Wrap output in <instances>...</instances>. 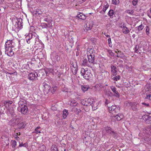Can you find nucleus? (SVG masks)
Listing matches in <instances>:
<instances>
[{
	"label": "nucleus",
	"instance_id": "59",
	"mask_svg": "<svg viewBox=\"0 0 151 151\" xmlns=\"http://www.w3.org/2000/svg\"><path fill=\"white\" fill-rule=\"evenodd\" d=\"M49 68L50 69V73H53L54 72L53 69L50 68Z\"/></svg>",
	"mask_w": 151,
	"mask_h": 151
},
{
	"label": "nucleus",
	"instance_id": "17",
	"mask_svg": "<svg viewBox=\"0 0 151 151\" xmlns=\"http://www.w3.org/2000/svg\"><path fill=\"white\" fill-rule=\"evenodd\" d=\"M116 68L114 66H111V71L112 75L113 76H116L117 74V71L116 70Z\"/></svg>",
	"mask_w": 151,
	"mask_h": 151
},
{
	"label": "nucleus",
	"instance_id": "57",
	"mask_svg": "<svg viewBox=\"0 0 151 151\" xmlns=\"http://www.w3.org/2000/svg\"><path fill=\"white\" fill-rule=\"evenodd\" d=\"M34 133H35L37 134H38L39 133H40V131L38 130L37 129H35V131L34 132Z\"/></svg>",
	"mask_w": 151,
	"mask_h": 151
},
{
	"label": "nucleus",
	"instance_id": "64",
	"mask_svg": "<svg viewBox=\"0 0 151 151\" xmlns=\"http://www.w3.org/2000/svg\"><path fill=\"white\" fill-rule=\"evenodd\" d=\"M76 110L78 111V113H79L81 111V110L80 109H76Z\"/></svg>",
	"mask_w": 151,
	"mask_h": 151
},
{
	"label": "nucleus",
	"instance_id": "55",
	"mask_svg": "<svg viewBox=\"0 0 151 151\" xmlns=\"http://www.w3.org/2000/svg\"><path fill=\"white\" fill-rule=\"evenodd\" d=\"M55 60L57 61L59 60L60 59V57L58 55L55 56Z\"/></svg>",
	"mask_w": 151,
	"mask_h": 151
},
{
	"label": "nucleus",
	"instance_id": "23",
	"mask_svg": "<svg viewBox=\"0 0 151 151\" xmlns=\"http://www.w3.org/2000/svg\"><path fill=\"white\" fill-rule=\"evenodd\" d=\"M25 102V101L24 100L22 99L20 100L19 102V107H18L24 106V105H26Z\"/></svg>",
	"mask_w": 151,
	"mask_h": 151
},
{
	"label": "nucleus",
	"instance_id": "9",
	"mask_svg": "<svg viewBox=\"0 0 151 151\" xmlns=\"http://www.w3.org/2000/svg\"><path fill=\"white\" fill-rule=\"evenodd\" d=\"M93 24V22L92 21H90L87 22L86 25L84 26L85 31H87L90 30L92 28Z\"/></svg>",
	"mask_w": 151,
	"mask_h": 151
},
{
	"label": "nucleus",
	"instance_id": "50",
	"mask_svg": "<svg viewBox=\"0 0 151 151\" xmlns=\"http://www.w3.org/2000/svg\"><path fill=\"white\" fill-rule=\"evenodd\" d=\"M146 32L147 35H148L149 33V27L148 26L146 27Z\"/></svg>",
	"mask_w": 151,
	"mask_h": 151
},
{
	"label": "nucleus",
	"instance_id": "7",
	"mask_svg": "<svg viewBox=\"0 0 151 151\" xmlns=\"http://www.w3.org/2000/svg\"><path fill=\"white\" fill-rule=\"evenodd\" d=\"M15 44L14 39L7 40L5 43V47L10 48H15Z\"/></svg>",
	"mask_w": 151,
	"mask_h": 151
},
{
	"label": "nucleus",
	"instance_id": "41",
	"mask_svg": "<svg viewBox=\"0 0 151 151\" xmlns=\"http://www.w3.org/2000/svg\"><path fill=\"white\" fill-rule=\"evenodd\" d=\"M120 78V76L118 75L112 78L114 81H117Z\"/></svg>",
	"mask_w": 151,
	"mask_h": 151
},
{
	"label": "nucleus",
	"instance_id": "28",
	"mask_svg": "<svg viewBox=\"0 0 151 151\" xmlns=\"http://www.w3.org/2000/svg\"><path fill=\"white\" fill-rule=\"evenodd\" d=\"M71 65L75 69L74 70L75 71H77V63L76 62H74L72 63Z\"/></svg>",
	"mask_w": 151,
	"mask_h": 151
},
{
	"label": "nucleus",
	"instance_id": "42",
	"mask_svg": "<svg viewBox=\"0 0 151 151\" xmlns=\"http://www.w3.org/2000/svg\"><path fill=\"white\" fill-rule=\"evenodd\" d=\"M44 70L46 75H48L50 73V69L49 68H46Z\"/></svg>",
	"mask_w": 151,
	"mask_h": 151
},
{
	"label": "nucleus",
	"instance_id": "30",
	"mask_svg": "<svg viewBox=\"0 0 151 151\" xmlns=\"http://www.w3.org/2000/svg\"><path fill=\"white\" fill-rule=\"evenodd\" d=\"M132 105V110L134 111H137V109L136 108V105H136V103H134L131 104V105Z\"/></svg>",
	"mask_w": 151,
	"mask_h": 151
},
{
	"label": "nucleus",
	"instance_id": "36",
	"mask_svg": "<svg viewBox=\"0 0 151 151\" xmlns=\"http://www.w3.org/2000/svg\"><path fill=\"white\" fill-rule=\"evenodd\" d=\"M57 89V87L56 86H52L51 88H50V91L52 93L54 92Z\"/></svg>",
	"mask_w": 151,
	"mask_h": 151
},
{
	"label": "nucleus",
	"instance_id": "15",
	"mask_svg": "<svg viewBox=\"0 0 151 151\" xmlns=\"http://www.w3.org/2000/svg\"><path fill=\"white\" fill-rule=\"evenodd\" d=\"M124 117L122 114H118L114 116L115 119L117 121H120Z\"/></svg>",
	"mask_w": 151,
	"mask_h": 151
},
{
	"label": "nucleus",
	"instance_id": "14",
	"mask_svg": "<svg viewBox=\"0 0 151 151\" xmlns=\"http://www.w3.org/2000/svg\"><path fill=\"white\" fill-rule=\"evenodd\" d=\"M82 64L83 66H86L88 67L90 66L91 65L90 63L89 62L88 60H87L86 58L84 59L83 60Z\"/></svg>",
	"mask_w": 151,
	"mask_h": 151
},
{
	"label": "nucleus",
	"instance_id": "54",
	"mask_svg": "<svg viewBox=\"0 0 151 151\" xmlns=\"http://www.w3.org/2000/svg\"><path fill=\"white\" fill-rule=\"evenodd\" d=\"M51 151H58V149L56 146H54L53 148L51 150Z\"/></svg>",
	"mask_w": 151,
	"mask_h": 151
},
{
	"label": "nucleus",
	"instance_id": "63",
	"mask_svg": "<svg viewBox=\"0 0 151 151\" xmlns=\"http://www.w3.org/2000/svg\"><path fill=\"white\" fill-rule=\"evenodd\" d=\"M40 127H36L35 129H37V130H38L39 129H40Z\"/></svg>",
	"mask_w": 151,
	"mask_h": 151
},
{
	"label": "nucleus",
	"instance_id": "12",
	"mask_svg": "<svg viewBox=\"0 0 151 151\" xmlns=\"http://www.w3.org/2000/svg\"><path fill=\"white\" fill-rule=\"evenodd\" d=\"M19 119L17 118H15L11 119L9 122V124L11 126H14L19 123Z\"/></svg>",
	"mask_w": 151,
	"mask_h": 151
},
{
	"label": "nucleus",
	"instance_id": "1",
	"mask_svg": "<svg viewBox=\"0 0 151 151\" xmlns=\"http://www.w3.org/2000/svg\"><path fill=\"white\" fill-rule=\"evenodd\" d=\"M25 40L28 44H30L31 42H35V45L37 47L40 43L38 36L35 35V33L29 34L25 37Z\"/></svg>",
	"mask_w": 151,
	"mask_h": 151
},
{
	"label": "nucleus",
	"instance_id": "49",
	"mask_svg": "<svg viewBox=\"0 0 151 151\" xmlns=\"http://www.w3.org/2000/svg\"><path fill=\"white\" fill-rule=\"evenodd\" d=\"M8 110L10 112V113L12 115H13L14 111V109L12 108V109L11 110L10 109H8Z\"/></svg>",
	"mask_w": 151,
	"mask_h": 151
},
{
	"label": "nucleus",
	"instance_id": "19",
	"mask_svg": "<svg viewBox=\"0 0 151 151\" xmlns=\"http://www.w3.org/2000/svg\"><path fill=\"white\" fill-rule=\"evenodd\" d=\"M2 138L4 139V144H3L4 145L6 146H8L9 144V140L8 138L5 137H3Z\"/></svg>",
	"mask_w": 151,
	"mask_h": 151
},
{
	"label": "nucleus",
	"instance_id": "8",
	"mask_svg": "<svg viewBox=\"0 0 151 151\" xmlns=\"http://www.w3.org/2000/svg\"><path fill=\"white\" fill-rule=\"evenodd\" d=\"M101 101H98L96 100H94L93 102L92 103L91 105L93 110H95L98 108L99 105L101 104Z\"/></svg>",
	"mask_w": 151,
	"mask_h": 151
},
{
	"label": "nucleus",
	"instance_id": "27",
	"mask_svg": "<svg viewBox=\"0 0 151 151\" xmlns=\"http://www.w3.org/2000/svg\"><path fill=\"white\" fill-rule=\"evenodd\" d=\"M145 118L150 123H151V114H149L148 115H146Z\"/></svg>",
	"mask_w": 151,
	"mask_h": 151
},
{
	"label": "nucleus",
	"instance_id": "4",
	"mask_svg": "<svg viewBox=\"0 0 151 151\" xmlns=\"http://www.w3.org/2000/svg\"><path fill=\"white\" fill-rule=\"evenodd\" d=\"M15 50V48L5 47V54L9 56H12L14 54Z\"/></svg>",
	"mask_w": 151,
	"mask_h": 151
},
{
	"label": "nucleus",
	"instance_id": "38",
	"mask_svg": "<svg viewBox=\"0 0 151 151\" xmlns=\"http://www.w3.org/2000/svg\"><path fill=\"white\" fill-rule=\"evenodd\" d=\"M144 27V26L142 24H141L140 25L137 27L136 28H137V29L138 31L142 30Z\"/></svg>",
	"mask_w": 151,
	"mask_h": 151
},
{
	"label": "nucleus",
	"instance_id": "35",
	"mask_svg": "<svg viewBox=\"0 0 151 151\" xmlns=\"http://www.w3.org/2000/svg\"><path fill=\"white\" fill-rule=\"evenodd\" d=\"M119 3V0H112V4L115 5H117Z\"/></svg>",
	"mask_w": 151,
	"mask_h": 151
},
{
	"label": "nucleus",
	"instance_id": "13",
	"mask_svg": "<svg viewBox=\"0 0 151 151\" xmlns=\"http://www.w3.org/2000/svg\"><path fill=\"white\" fill-rule=\"evenodd\" d=\"M110 88L113 92L114 95L118 98H119L120 96V95L118 91H116V87L114 86H111Z\"/></svg>",
	"mask_w": 151,
	"mask_h": 151
},
{
	"label": "nucleus",
	"instance_id": "29",
	"mask_svg": "<svg viewBox=\"0 0 151 151\" xmlns=\"http://www.w3.org/2000/svg\"><path fill=\"white\" fill-rule=\"evenodd\" d=\"M68 111L65 109L63 110V116L64 119H65L68 115Z\"/></svg>",
	"mask_w": 151,
	"mask_h": 151
},
{
	"label": "nucleus",
	"instance_id": "5",
	"mask_svg": "<svg viewBox=\"0 0 151 151\" xmlns=\"http://www.w3.org/2000/svg\"><path fill=\"white\" fill-rule=\"evenodd\" d=\"M145 88L146 95V98L151 99V87L149 85H147L145 86Z\"/></svg>",
	"mask_w": 151,
	"mask_h": 151
},
{
	"label": "nucleus",
	"instance_id": "6",
	"mask_svg": "<svg viewBox=\"0 0 151 151\" xmlns=\"http://www.w3.org/2000/svg\"><path fill=\"white\" fill-rule=\"evenodd\" d=\"M108 109L110 113L114 114L119 112L120 108L116 106L112 105L111 107H109Z\"/></svg>",
	"mask_w": 151,
	"mask_h": 151
},
{
	"label": "nucleus",
	"instance_id": "37",
	"mask_svg": "<svg viewBox=\"0 0 151 151\" xmlns=\"http://www.w3.org/2000/svg\"><path fill=\"white\" fill-rule=\"evenodd\" d=\"M25 124L23 122H22L20 123V124H18V127L19 128V129H21L24 128L25 127Z\"/></svg>",
	"mask_w": 151,
	"mask_h": 151
},
{
	"label": "nucleus",
	"instance_id": "26",
	"mask_svg": "<svg viewBox=\"0 0 151 151\" xmlns=\"http://www.w3.org/2000/svg\"><path fill=\"white\" fill-rule=\"evenodd\" d=\"M78 103L75 100L72 99L71 100L70 104L71 106H75L77 105Z\"/></svg>",
	"mask_w": 151,
	"mask_h": 151
},
{
	"label": "nucleus",
	"instance_id": "44",
	"mask_svg": "<svg viewBox=\"0 0 151 151\" xmlns=\"http://www.w3.org/2000/svg\"><path fill=\"white\" fill-rule=\"evenodd\" d=\"M107 50L109 55L112 56H113L114 55V53L111 50L107 49Z\"/></svg>",
	"mask_w": 151,
	"mask_h": 151
},
{
	"label": "nucleus",
	"instance_id": "53",
	"mask_svg": "<svg viewBox=\"0 0 151 151\" xmlns=\"http://www.w3.org/2000/svg\"><path fill=\"white\" fill-rule=\"evenodd\" d=\"M142 104L144 105L145 106V107H149V104L146 103L145 102H143L142 103Z\"/></svg>",
	"mask_w": 151,
	"mask_h": 151
},
{
	"label": "nucleus",
	"instance_id": "48",
	"mask_svg": "<svg viewBox=\"0 0 151 151\" xmlns=\"http://www.w3.org/2000/svg\"><path fill=\"white\" fill-rule=\"evenodd\" d=\"M108 43H109V46L110 47H111L112 45H111V38H109L108 39Z\"/></svg>",
	"mask_w": 151,
	"mask_h": 151
},
{
	"label": "nucleus",
	"instance_id": "62",
	"mask_svg": "<svg viewBox=\"0 0 151 151\" xmlns=\"http://www.w3.org/2000/svg\"><path fill=\"white\" fill-rule=\"evenodd\" d=\"M104 35H105V36L106 37H110V36L108 35H107L106 34V33H104Z\"/></svg>",
	"mask_w": 151,
	"mask_h": 151
},
{
	"label": "nucleus",
	"instance_id": "52",
	"mask_svg": "<svg viewBox=\"0 0 151 151\" xmlns=\"http://www.w3.org/2000/svg\"><path fill=\"white\" fill-rule=\"evenodd\" d=\"M26 143H24V144L23 143H21L20 144L18 147H25L26 146Z\"/></svg>",
	"mask_w": 151,
	"mask_h": 151
},
{
	"label": "nucleus",
	"instance_id": "18",
	"mask_svg": "<svg viewBox=\"0 0 151 151\" xmlns=\"http://www.w3.org/2000/svg\"><path fill=\"white\" fill-rule=\"evenodd\" d=\"M77 17L82 20H85L86 18V16L83 14L80 13L77 14Z\"/></svg>",
	"mask_w": 151,
	"mask_h": 151
},
{
	"label": "nucleus",
	"instance_id": "61",
	"mask_svg": "<svg viewBox=\"0 0 151 151\" xmlns=\"http://www.w3.org/2000/svg\"><path fill=\"white\" fill-rule=\"evenodd\" d=\"M148 130L150 132L151 134V126L150 127Z\"/></svg>",
	"mask_w": 151,
	"mask_h": 151
},
{
	"label": "nucleus",
	"instance_id": "25",
	"mask_svg": "<svg viewBox=\"0 0 151 151\" xmlns=\"http://www.w3.org/2000/svg\"><path fill=\"white\" fill-rule=\"evenodd\" d=\"M109 6V5L107 2H106L104 4V6L103 9V13H104L105 12L106 10L108 8Z\"/></svg>",
	"mask_w": 151,
	"mask_h": 151
},
{
	"label": "nucleus",
	"instance_id": "33",
	"mask_svg": "<svg viewBox=\"0 0 151 151\" xmlns=\"http://www.w3.org/2000/svg\"><path fill=\"white\" fill-rule=\"evenodd\" d=\"M110 17L111 18H112L113 17V15L114 14V11L113 10H110L108 13Z\"/></svg>",
	"mask_w": 151,
	"mask_h": 151
},
{
	"label": "nucleus",
	"instance_id": "45",
	"mask_svg": "<svg viewBox=\"0 0 151 151\" xmlns=\"http://www.w3.org/2000/svg\"><path fill=\"white\" fill-rule=\"evenodd\" d=\"M126 12L129 14L132 15L133 14L134 11L132 10H129L126 11Z\"/></svg>",
	"mask_w": 151,
	"mask_h": 151
},
{
	"label": "nucleus",
	"instance_id": "20",
	"mask_svg": "<svg viewBox=\"0 0 151 151\" xmlns=\"http://www.w3.org/2000/svg\"><path fill=\"white\" fill-rule=\"evenodd\" d=\"M122 28V31L123 33L127 34L129 32V30L127 27L125 26H121Z\"/></svg>",
	"mask_w": 151,
	"mask_h": 151
},
{
	"label": "nucleus",
	"instance_id": "3",
	"mask_svg": "<svg viewBox=\"0 0 151 151\" xmlns=\"http://www.w3.org/2000/svg\"><path fill=\"white\" fill-rule=\"evenodd\" d=\"M94 50L93 49H88L87 54L88 58V60L89 62L91 64L94 60Z\"/></svg>",
	"mask_w": 151,
	"mask_h": 151
},
{
	"label": "nucleus",
	"instance_id": "34",
	"mask_svg": "<svg viewBox=\"0 0 151 151\" xmlns=\"http://www.w3.org/2000/svg\"><path fill=\"white\" fill-rule=\"evenodd\" d=\"M12 146L13 148H15L17 146V142L15 140H12L11 142Z\"/></svg>",
	"mask_w": 151,
	"mask_h": 151
},
{
	"label": "nucleus",
	"instance_id": "10",
	"mask_svg": "<svg viewBox=\"0 0 151 151\" xmlns=\"http://www.w3.org/2000/svg\"><path fill=\"white\" fill-rule=\"evenodd\" d=\"M17 110L19 111H20L21 113L24 114L28 112V109L26 105H24V106L18 107Z\"/></svg>",
	"mask_w": 151,
	"mask_h": 151
},
{
	"label": "nucleus",
	"instance_id": "40",
	"mask_svg": "<svg viewBox=\"0 0 151 151\" xmlns=\"http://www.w3.org/2000/svg\"><path fill=\"white\" fill-rule=\"evenodd\" d=\"M40 26L42 28H47V24L45 23H41Z\"/></svg>",
	"mask_w": 151,
	"mask_h": 151
},
{
	"label": "nucleus",
	"instance_id": "47",
	"mask_svg": "<svg viewBox=\"0 0 151 151\" xmlns=\"http://www.w3.org/2000/svg\"><path fill=\"white\" fill-rule=\"evenodd\" d=\"M147 15L151 19V8L149 11H148L147 13Z\"/></svg>",
	"mask_w": 151,
	"mask_h": 151
},
{
	"label": "nucleus",
	"instance_id": "43",
	"mask_svg": "<svg viewBox=\"0 0 151 151\" xmlns=\"http://www.w3.org/2000/svg\"><path fill=\"white\" fill-rule=\"evenodd\" d=\"M110 134L115 138H116L117 137V134L114 131H112Z\"/></svg>",
	"mask_w": 151,
	"mask_h": 151
},
{
	"label": "nucleus",
	"instance_id": "11",
	"mask_svg": "<svg viewBox=\"0 0 151 151\" xmlns=\"http://www.w3.org/2000/svg\"><path fill=\"white\" fill-rule=\"evenodd\" d=\"M30 73L28 76V79L31 80H36L37 79L38 74L37 73Z\"/></svg>",
	"mask_w": 151,
	"mask_h": 151
},
{
	"label": "nucleus",
	"instance_id": "46",
	"mask_svg": "<svg viewBox=\"0 0 151 151\" xmlns=\"http://www.w3.org/2000/svg\"><path fill=\"white\" fill-rule=\"evenodd\" d=\"M139 48V46L138 45H136L134 49V51L136 52L137 53V51Z\"/></svg>",
	"mask_w": 151,
	"mask_h": 151
},
{
	"label": "nucleus",
	"instance_id": "21",
	"mask_svg": "<svg viewBox=\"0 0 151 151\" xmlns=\"http://www.w3.org/2000/svg\"><path fill=\"white\" fill-rule=\"evenodd\" d=\"M105 130L106 133L110 134L111 133V132L113 131L111 130V128L108 126L106 127H105Z\"/></svg>",
	"mask_w": 151,
	"mask_h": 151
},
{
	"label": "nucleus",
	"instance_id": "24",
	"mask_svg": "<svg viewBox=\"0 0 151 151\" xmlns=\"http://www.w3.org/2000/svg\"><path fill=\"white\" fill-rule=\"evenodd\" d=\"M89 88V86L86 85H83L81 86V89L82 91L85 92L87 91Z\"/></svg>",
	"mask_w": 151,
	"mask_h": 151
},
{
	"label": "nucleus",
	"instance_id": "32",
	"mask_svg": "<svg viewBox=\"0 0 151 151\" xmlns=\"http://www.w3.org/2000/svg\"><path fill=\"white\" fill-rule=\"evenodd\" d=\"M12 102L11 101H5L4 102V104L5 106L7 107V106H9L11 104H12Z\"/></svg>",
	"mask_w": 151,
	"mask_h": 151
},
{
	"label": "nucleus",
	"instance_id": "2",
	"mask_svg": "<svg viewBox=\"0 0 151 151\" xmlns=\"http://www.w3.org/2000/svg\"><path fill=\"white\" fill-rule=\"evenodd\" d=\"M81 73L83 78L86 80H88L91 78L93 76L90 70L87 68L85 69L82 68L81 69Z\"/></svg>",
	"mask_w": 151,
	"mask_h": 151
},
{
	"label": "nucleus",
	"instance_id": "16",
	"mask_svg": "<svg viewBox=\"0 0 151 151\" xmlns=\"http://www.w3.org/2000/svg\"><path fill=\"white\" fill-rule=\"evenodd\" d=\"M15 26L16 28V29L19 30L22 28V25L20 22H18L16 23Z\"/></svg>",
	"mask_w": 151,
	"mask_h": 151
},
{
	"label": "nucleus",
	"instance_id": "51",
	"mask_svg": "<svg viewBox=\"0 0 151 151\" xmlns=\"http://www.w3.org/2000/svg\"><path fill=\"white\" fill-rule=\"evenodd\" d=\"M137 2H138L137 0H133V1H132L133 5L134 6H135L136 4H137Z\"/></svg>",
	"mask_w": 151,
	"mask_h": 151
},
{
	"label": "nucleus",
	"instance_id": "39",
	"mask_svg": "<svg viewBox=\"0 0 151 151\" xmlns=\"http://www.w3.org/2000/svg\"><path fill=\"white\" fill-rule=\"evenodd\" d=\"M52 20H51L49 22H47L48 24H47V28H50L52 27Z\"/></svg>",
	"mask_w": 151,
	"mask_h": 151
},
{
	"label": "nucleus",
	"instance_id": "58",
	"mask_svg": "<svg viewBox=\"0 0 151 151\" xmlns=\"http://www.w3.org/2000/svg\"><path fill=\"white\" fill-rule=\"evenodd\" d=\"M14 139L17 141H18L19 139V137L17 135H15V136H14Z\"/></svg>",
	"mask_w": 151,
	"mask_h": 151
},
{
	"label": "nucleus",
	"instance_id": "22",
	"mask_svg": "<svg viewBox=\"0 0 151 151\" xmlns=\"http://www.w3.org/2000/svg\"><path fill=\"white\" fill-rule=\"evenodd\" d=\"M44 91L47 93L50 92V87L48 85H45L44 86Z\"/></svg>",
	"mask_w": 151,
	"mask_h": 151
},
{
	"label": "nucleus",
	"instance_id": "31",
	"mask_svg": "<svg viewBox=\"0 0 151 151\" xmlns=\"http://www.w3.org/2000/svg\"><path fill=\"white\" fill-rule=\"evenodd\" d=\"M94 101V100H93L91 98H89L86 101L87 102V103L88 104L91 105L92 103Z\"/></svg>",
	"mask_w": 151,
	"mask_h": 151
},
{
	"label": "nucleus",
	"instance_id": "56",
	"mask_svg": "<svg viewBox=\"0 0 151 151\" xmlns=\"http://www.w3.org/2000/svg\"><path fill=\"white\" fill-rule=\"evenodd\" d=\"M51 20L50 19H48L47 18H45L44 19V21L47 22H49Z\"/></svg>",
	"mask_w": 151,
	"mask_h": 151
},
{
	"label": "nucleus",
	"instance_id": "60",
	"mask_svg": "<svg viewBox=\"0 0 151 151\" xmlns=\"http://www.w3.org/2000/svg\"><path fill=\"white\" fill-rule=\"evenodd\" d=\"M117 57H121V53L120 52L119 53H118L117 54Z\"/></svg>",
	"mask_w": 151,
	"mask_h": 151
}]
</instances>
